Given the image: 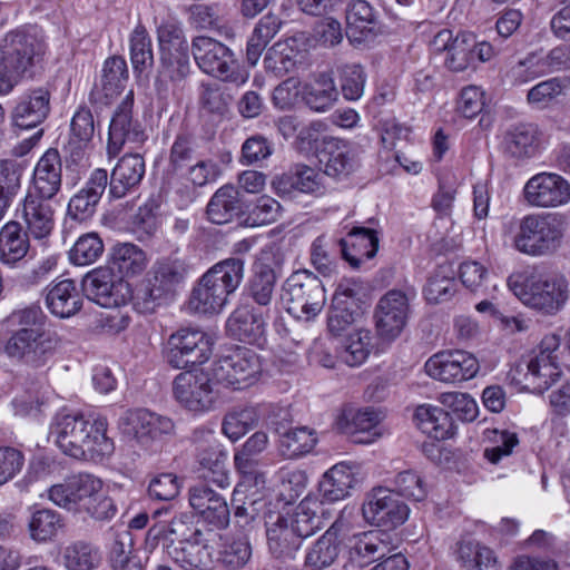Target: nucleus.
<instances>
[{"label":"nucleus","mask_w":570,"mask_h":570,"mask_svg":"<svg viewBox=\"0 0 570 570\" xmlns=\"http://www.w3.org/2000/svg\"><path fill=\"white\" fill-rule=\"evenodd\" d=\"M9 335L3 353L17 364L32 370L45 367L58 347L56 334L45 328L46 315L37 304L13 311L7 318Z\"/></svg>","instance_id":"f257e3e1"},{"label":"nucleus","mask_w":570,"mask_h":570,"mask_svg":"<svg viewBox=\"0 0 570 570\" xmlns=\"http://www.w3.org/2000/svg\"><path fill=\"white\" fill-rule=\"evenodd\" d=\"M107 429L108 421L104 416L63 414L56 417L51 435L66 455L77 460L100 462L115 451L112 439L107 436Z\"/></svg>","instance_id":"f03ea898"},{"label":"nucleus","mask_w":570,"mask_h":570,"mask_svg":"<svg viewBox=\"0 0 570 570\" xmlns=\"http://www.w3.org/2000/svg\"><path fill=\"white\" fill-rule=\"evenodd\" d=\"M47 45L24 30L8 32L0 40V96L10 94L22 81L41 77L46 70Z\"/></svg>","instance_id":"7ed1b4c3"},{"label":"nucleus","mask_w":570,"mask_h":570,"mask_svg":"<svg viewBox=\"0 0 570 570\" xmlns=\"http://www.w3.org/2000/svg\"><path fill=\"white\" fill-rule=\"evenodd\" d=\"M189 266L177 256L158 258L147 273L142 286L132 295V306L140 314H153L174 301L185 284Z\"/></svg>","instance_id":"20e7f679"},{"label":"nucleus","mask_w":570,"mask_h":570,"mask_svg":"<svg viewBox=\"0 0 570 570\" xmlns=\"http://www.w3.org/2000/svg\"><path fill=\"white\" fill-rule=\"evenodd\" d=\"M244 277V262L227 258L210 267L193 288L189 307L198 314L219 313Z\"/></svg>","instance_id":"39448f33"},{"label":"nucleus","mask_w":570,"mask_h":570,"mask_svg":"<svg viewBox=\"0 0 570 570\" xmlns=\"http://www.w3.org/2000/svg\"><path fill=\"white\" fill-rule=\"evenodd\" d=\"M508 286L525 306L546 316L559 313L569 297V284L562 275L512 274Z\"/></svg>","instance_id":"423d86ee"},{"label":"nucleus","mask_w":570,"mask_h":570,"mask_svg":"<svg viewBox=\"0 0 570 570\" xmlns=\"http://www.w3.org/2000/svg\"><path fill=\"white\" fill-rule=\"evenodd\" d=\"M566 225L564 215L559 213L529 214L520 220L513 245L533 257L553 254L562 243Z\"/></svg>","instance_id":"0eeeda50"},{"label":"nucleus","mask_w":570,"mask_h":570,"mask_svg":"<svg viewBox=\"0 0 570 570\" xmlns=\"http://www.w3.org/2000/svg\"><path fill=\"white\" fill-rule=\"evenodd\" d=\"M219 382L209 367L185 371L173 382L175 400L186 410L203 413L212 410L219 397Z\"/></svg>","instance_id":"6e6552de"},{"label":"nucleus","mask_w":570,"mask_h":570,"mask_svg":"<svg viewBox=\"0 0 570 570\" xmlns=\"http://www.w3.org/2000/svg\"><path fill=\"white\" fill-rule=\"evenodd\" d=\"M214 341L199 328L180 327L167 341L165 358L175 368L203 364L213 353Z\"/></svg>","instance_id":"1a4fd4ad"},{"label":"nucleus","mask_w":570,"mask_h":570,"mask_svg":"<svg viewBox=\"0 0 570 570\" xmlns=\"http://www.w3.org/2000/svg\"><path fill=\"white\" fill-rule=\"evenodd\" d=\"M118 429L139 445L150 448L163 436L173 434L175 423L168 416L138 407L129 409L120 415Z\"/></svg>","instance_id":"9d476101"},{"label":"nucleus","mask_w":570,"mask_h":570,"mask_svg":"<svg viewBox=\"0 0 570 570\" xmlns=\"http://www.w3.org/2000/svg\"><path fill=\"white\" fill-rule=\"evenodd\" d=\"M191 441L196 449L199 476L219 488L228 487L227 453L216 440L214 431L198 428L194 430Z\"/></svg>","instance_id":"9b49d317"},{"label":"nucleus","mask_w":570,"mask_h":570,"mask_svg":"<svg viewBox=\"0 0 570 570\" xmlns=\"http://www.w3.org/2000/svg\"><path fill=\"white\" fill-rule=\"evenodd\" d=\"M287 314L296 320L309 321L314 318L323 307V287L316 276L307 271L294 272L287 278Z\"/></svg>","instance_id":"f8f14e48"},{"label":"nucleus","mask_w":570,"mask_h":570,"mask_svg":"<svg viewBox=\"0 0 570 570\" xmlns=\"http://www.w3.org/2000/svg\"><path fill=\"white\" fill-rule=\"evenodd\" d=\"M415 292L407 289H390L377 302L374 311L377 334L385 340H394L403 331L409 314L410 302Z\"/></svg>","instance_id":"ddd939ff"},{"label":"nucleus","mask_w":570,"mask_h":570,"mask_svg":"<svg viewBox=\"0 0 570 570\" xmlns=\"http://www.w3.org/2000/svg\"><path fill=\"white\" fill-rule=\"evenodd\" d=\"M219 385L243 390L252 385L261 371L257 355L248 348H237L210 364Z\"/></svg>","instance_id":"4468645a"},{"label":"nucleus","mask_w":570,"mask_h":570,"mask_svg":"<svg viewBox=\"0 0 570 570\" xmlns=\"http://www.w3.org/2000/svg\"><path fill=\"white\" fill-rule=\"evenodd\" d=\"M134 92L129 91L117 107L109 126L107 151L117 156L125 145L138 148L147 140L141 122L132 117Z\"/></svg>","instance_id":"2eb2a0df"},{"label":"nucleus","mask_w":570,"mask_h":570,"mask_svg":"<svg viewBox=\"0 0 570 570\" xmlns=\"http://www.w3.org/2000/svg\"><path fill=\"white\" fill-rule=\"evenodd\" d=\"M83 295L101 307H118L130 296L129 283L115 275L109 267L95 268L82 278Z\"/></svg>","instance_id":"dca6fc26"},{"label":"nucleus","mask_w":570,"mask_h":570,"mask_svg":"<svg viewBox=\"0 0 570 570\" xmlns=\"http://www.w3.org/2000/svg\"><path fill=\"white\" fill-rule=\"evenodd\" d=\"M428 375L444 383H461L473 379L480 365L474 355L463 350H446L433 354L424 365Z\"/></svg>","instance_id":"f3484780"},{"label":"nucleus","mask_w":570,"mask_h":570,"mask_svg":"<svg viewBox=\"0 0 570 570\" xmlns=\"http://www.w3.org/2000/svg\"><path fill=\"white\" fill-rule=\"evenodd\" d=\"M102 481L90 473L72 474L48 490L49 499L58 507L81 513L90 499L101 492Z\"/></svg>","instance_id":"a211bd4d"},{"label":"nucleus","mask_w":570,"mask_h":570,"mask_svg":"<svg viewBox=\"0 0 570 570\" xmlns=\"http://www.w3.org/2000/svg\"><path fill=\"white\" fill-rule=\"evenodd\" d=\"M191 52L195 62L205 73L234 81L236 61L233 51L220 41L205 36L193 39Z\"/></svg>","instance_id":"6ab92c4d"},{"label":"nucleus","mask_w":570,"mask_h":570,"mask_svg":"<svg viewBox=\"0 0 570 570\" xmlns=\"http://www.w3.org/2000/svg\"><path fill=\"white\" fill-rule=\"evenodd\" d=\"M409 512L406 503L393 490L383 488L373 489L362 507L363 517L368 523L389 530L404 523Z\"/></svg>","instance_id":"aec40b11"},{"label":"nucleus","mask_w":570,"mask_h":570,"mask_svg":"<svg viewBox=\"0 0 570 570\" xmlns=\"http://www.w3.org/2000/svg\"><path fill=\"white\" fill-rule=\"evenodd\" d=\"M50 101L49 85L26 89L16 98L10 111L12 126L23 130L39 127L50 114Z\"/></svg>","instance_id":"412c9836"},{"label":"nucleus","mask_w":570,"mask_h":570,"mask_svg":"<svg viewBox=\"0 0 570 570\" xmlns=\"http://www.w3.org/2000/svg\"><path fill=\"white\" fill-rule=\"evenodd\" d=\"M522 194L532 207H558L569 203L570 184L558 174L539 173L525 183Z\"/></svg>","instance_id":"4be33fe9"},{"label":"nucleus","mask_w":570,"mask_h":570,"mask_svg":"<svg viewBox=\"0 0 570 570\" xmlns=\"http://www.w3.org/2000/svg\"><path fill=\"white\" fill-rule=\"evenodd\" d=\"M294 90V99L304 102L312 110L323 112L330 109L338 99V90L330 72L313 75L305 82L294 77L287 78V94Z\"/></svg>","instance_id":"5701e85b"},{"label":"nucleus","mask_w":570,"mask_h":570,"mask_svg":"<svg viewBox=\"0 0 570 570\" xmlns=\"http://www.w3.org/2000/svg\"><path fill=\"white\" fill-rule=\"evenodd\" d=\"M189 504L216 529H225L229 524V508L224 497L205 483H198L189 489Z\"/></svg>","instance_id":"b1692460"},{"label":"nucleus","mask_w":570,"mask_h":570,"mask_svg":"<svg viewBox=\"0 0 570 570\" xmlns=\"http://www.w3.org/2000/svg\"><path fill=\"white\" fill-rule=\"evenodd\" d=\"M146 173L145 159L140 154H126L116 164L110 174L109 196L124 198L134 193L142 181Z\"/></svg>","instance_id":"393cba45"},{"label":"nucleus","mask_w":570,"mask_h":570,"mask_svg":"<svg viewBox=\"0 0 570 570\" xmlns=\"http://www.w3.org/2000/svg\"><path fill=\"white\" fill-rule=\"evenodd\" d=\"M347 532L348 524L342 518H337L306 553L305 566L312 570H323L333 564Z\"/></svg>","instance_id":"a878e982"},{"label":"nucleus","mask_w":570,"mask_h":570,"mask_svg":"<svg viewBox=\"0 0 570 570\" xmlns=\"http://www.w3.org/2000/svg\"><path fill=\"white\" fill-rule=\"evenodd\" d=\"M318 161L324 167V173L334 178H345L358 166L355 151L342 139L328 137L323 140V147L318 154Z\"/></svg>","instance_id":"bb28decb"},{"label":"nucleus","mask_w":570,"mask_h":570,"mask_svg":"<svg viewBox=\"0 0 570 570\" xmlns=\"http://www.w3.org/2000/svg\"><path fill=\"white\" fill-rule=\"evenodd\" d=\"M61 158L55 148L48 149L36 165L32 186L27 194L55 199L61 187Z\"/></svg>","instance_id":"cd10ccee"},{"label":"nucleus","mask_w":570,"mask_h":570,"mask_svg":"<svg viewBox=\"0 0 570 570\" xmlns=\"http://www.w3.org/2000/svg\"><path fill=\"white\" fill-rule=\"evenodd\" d=\"M246 213L240 191L232 184L219 187L206 206L207 219L216 225L228 224Z\"/></svg>","instance_id":"c85d7f7f"},{"label":"nucleus","mask_w":570,"mask_h":570,"mask_svg":"<svg viewBox=\"0 0 570 570\" xmlns=\"http://www.w3.org/2000/svg\"><path fill=\"white\" fill-rule=\"evenodd\" d=\"M52 199L27 194L21 204L22 219L28 233L36 239L48 237L55 226Z\"/></svg>","instance_id":"c756f323"},{"label":"nucleus","mask_w":570,"mask_h":570,"mask_svg":"<svg viewBox=\"0 0 570 570\" xmlns=\"http://www.w3.org/2000/svg\"><path fill=\"white\" fill-rule=\"evenodd\" d=\"M380 32L374 9L365 0H353L346 11V36L352 43L371 41Z\"/></svg>","instance_id":"7c9ffc66"},{"label":"nucleus","mask_w":570,"mask_h":570,"mask_svg":"<svg viewBox=\"0 0 570 570\" xmlns=\"http://www.w3.org/2000/svg\"><path fill=\"white\" fill-rule=\"evenodd\" d=\"M166 554L185 569L210 570L216 562L214 548L205 533L186 546L167 544Z\"/></svg>","instance_id":"2f4dec72"},{"label":"nucleus","mask_w":570,"mask_h":570,"mask_svg":"<svg viewBox=\"0 0 570 570\" xmlns=\"http://www.w3.org/2000/svg\"><path fill=\"white\" fill-rule=\"evenodd\" d=\"M379 236L376 230L366 227H354L346 238L338 240L342 257L353 268L373 258L379 249Z\"/></svg>","instance_id":"473e14b6"},{"label":"nucleus","mask_w":570,"mask_h":570,"mask_svg":"<svg viewBox=\"0 0 570 570\" xmlns=\"http://www.w3.org/2000/svg\"><path fill=\"white\" fill-rule=\"evenodd\" d=\"M387 539L389 535L380 530L353 534L347 543L352 562L365 567L382 559L391 550Z\"/></svg>","instance_id":"72a5a7b5"},{"label":"nucleus","mask_w":570,"mask_h":570,"mask_svg":"<svg viewBox=\"0 0 570 570\" xmlns=\"http://www.w3.org/2000/svg\"><path fill=\"white\" fill-rule=\"evenodd\" d=\"M83 298L75 281L66 278L47 287L46 305L50 313L60 318H69L82 307Z\"/></svg>","instance_id":"f704fd0d"},{"label":"nucleus","mask_w":570,"mask_h":570,"mask_svg":"<svg viewBox=\"0 0 570 570\" xmlns=\"http://www.w3.org/2000/svg\"><path fill=\"white\" fill-rule=\"evenodd\" d=\"M204 532L195 524L193 518L180 514L171 519L167 525H154L148 530L147 540L163 541L166 551L167 544L186 546Z\"/></svg>","instance_id":"c9c22d12"},{"label":"nucleus","mask_w":570,"mask_h":570,"mask_svg":"<svg viewBox=\"0 0 570 570\" xmlns=\"http://www.w3.org/2000/svg\"><path fill=\"white\" fill-rule=\"evenodd\" d=\"M320 504L315 498L306 494L287 520V528L291 529L293 539L287 541V551L289 549L298 550L304 539L311 537L318 529L316 511Z\"/></svg>","instance_id":"e433bc0d"},{"label":"nucleus","mask_w":570,"mask_h":570,"mask_svg":"<svg viewBox=\"0 0 570 570\" xmlns=\"http://www.w3.org/2000/svg\"><path fill=\"white\" fill-rule=\"evenodd\" d=\"M355 466L341 462L332 466L320 482V492L324 500L335 502L350 495V491L356 485L357 478Z\"/></svg>","instance_id":"4c0bfd02"},{"label":"nucleus","mask_w":570,"mask_h":570,"mask_svg":"<svg viewBox=\"0 0 570 570\" xmlns=\"http://www.w3.org/2000/svg\"><path fill=\"white\" fill-rule=\"evenodd\" d=\"M417 428L435 440H445L455 434L456 426L451 413L432 405H420L414 413Z\"/></svg>","instance_id":"58836bf2"},{"label":"nucleus","mask_w":570,"mask_h":570,"mask_svg":"<svg viewBox=\"0 0 570 570\" xmlns=\"http://www.w3.org/2000/svg\"><path fill=\"white\" fill-rule=\"evenodd\" d=\"M226 330L232 337L253 344L264 334V321L252 306L242 305L228 317Z\"/></svg>","instance_id":"ea45409f"},{"label":"nucleus","mask_w":570,"mask_h":570,"mask_svg":"<svg viewBox=\"0 0 570 570\" xmlns=\"http://www.w3.org/2000/svg\"><path fill=\"white\" fill-rule=\"evenodd\" d=\"M539 147V132L533 124H518L505 131L504 153L514 159H527L535 155Z\"/></svg>","instance_id":"a19ab883"},{"label":"nucleus","mask_w":570,"mask_h":570,"mask_svg":"<svg viewBox=\"0 0 570 570\" xmlns=\"http://www.w3.org/2000/svg\"><path fill=\"white\" fill-rule=\"evenodd\" d=\"M110 264V268L119 274V278L135 277L146 269L148 256L138 245L119 243L111 249Z\"/></svg>","instance_id":"79ce46f5"},{"label":"nucleus","mask_w":570,"mask_h":570,"mask_svg":"<svg viewBox=\"0 0 570 570\" xmlns=\"http://www.w3.org/2000/svg\"><path fill=\"white\" fill-rule=\"evenodd\" d=\"M28 232L17 222L7 223L0 230V261L8 265L21 261L29 250Z\"/></svg>","instance_id":"37998d69"},{"label":"nucleus","mask_w":570,"mask_h":570,"mask_svg":"<svg viewBox=\"0 0 570 570\" xmlns=\"http://www.w3.org/2000/svg\"><path fill=\"white\" fill-rule=\"evenodd\" d=\"M61 558L67 570H96L102 561L99 548L85 540H77L66 546Z\"/></svg>","instance_id":"c03bdc74"},{"label":"nucleus","mask_w":570,"mask_h":570,"mask_svg":"<svg viewBox=\"0 0 570 570\" xmlns=\"http://www.w3.org/2000/svg\"><path fill=\"white\" fill-rule=\"evenodd\" d=\"M285 502L278 500L265 513L266 541L272 558L284 559L285 552Z\"/></svg>","instance_id":"a18cd8bd"},{"label":"nucleus","mask_w":570,"mask_h":570,"mask_svg":"<svg viewBox=\"0 0 570 570\" xmlns=\"http://www.w3.org/2000/svg\"><path fill=\"white\" fill-rule=\"evenodd\" d=\"M560 375L561 371L554 361L547 357H531L527 362L525 387L533 393L542 394L560 379Z\"/></svg>","instance_id":"49530a36"},{"label":"nucleus","mask_w":570,"mask_h":570,"mask_svg":"<svg viewBox=\"0 0 570 570\" xmlns=\"http://www.w3.org/2000/svg\"><path fill=\"white\" fill-rule=\"evenodd\" d=\"M65 522L60 513L52 509L42 508L33 511L28 521V532L35 542L51 541L63 528Z\"/></svg>","instance_id":"de8ad7c7"},{"label":"nucleus","mask_w":570,"mask_h":570,"mask_svg":"<svg viewBox=\"0 0 570 570\" xmlns=\"http://www.w3.org/2000/svg\"><path fill=\"white\" fill-rule=\"evenodd\" d=\"M456 560L461 563L465 569H470L472 566H478V561L481 558H484L487 562L483 564L482 570H501L502 564L499 561L495 552L487 547L485 544L472 540V539H462L456 543L455 548Z\"/></svg>","instance_id":"09e8293b"},{"label":"nucleus","mask_w":570,"mask_h":570,"mask_svg":"<svg viewBox=\"0 0 570 570\" xmlns=\"http://www.w3.org/2000/svg\"><path fill=\"white\" fill-rule=\"evenodd\" d=\"M259 417L257 406L235 407L225 415L222 431L232 441H237L258 424Z\"/></svg>","instance_id":"8fccbe9b"},{"label":"nucleus","mask_w":570,"mask_h":570,"mask_svg":"<svg viewBox=\"0 0 570 570\" xmlns=\"http://www.w3.org/2000/svg\"><path fill=\"white\" fill-rule=\"evenodd\" d=\"M363 283L355 278H345L337 285L332 298V306L340 313L362 314Z\"/></svg>","instance_id":"3c124183"},{"label":"nucleus","mask_w":570,"mask_h":570,"mask_svg":"<svg viewBox=\"0 0 570 570\" xmlns=\"http://www.w3.org/2000/svg\"><path fill=\"white\" fill-rule=\"evenodd\" d=\"M474 47L475 37L473 33L466 31L458 32L452 47H450L445 55V67L454 72H460L469 68L473 61Z\"/></svg>","instance_id":"603ef678"},{"label":"nucleus","mask_w":570,"mask_h":570,"mask_svg":"<svg viewBox=\"0 0 570 570\" xmlns=\"http://www.w3.org/2000/svg\"><path fill=\"white\" fill-rule=\"evenodd\" d=\"M21 186V169L13 161H0V222Z\"/></svg>","instance_id":"864d4df0"},{"label":"nucleus","mask_w":570,"mask_h":570,"mask_svg":"<svg viewBox=\"0 0 570 570\" xmlns=\"http://www.w3.org/2000/svg\"><path fill=\"white\" fill-rule=\"evenodd\" d=\"M380 416L371 407L355 412L347 422L346 432L351 434L356 443H371L377 435L373 430L377 426Z\"/></svg>","instance_id":"5fc2aeb1"},{"label":"nucleus","mask_w":570,"mask_h":570,"mask_svg":"<svg viewBox=\"0 0 570 570\" xmlns=\"http://www.w3.org/2000/svg\"><path fill=\"white\" fill-rule=\"evenodd\" d=\"M104 242L97 233L81 235L69 252L70 262L78 266L94 264L104 253Z\"/></svg>","instance_id":"6e6d98bb"},{"label":"nucleus","mask_w":570,"mask_h":570,"mask_svg":"<svg viewBox=\"0 0 570 570\" xmlns=\"http://www.w3.org/2000/svg\"><path fill=\"white\" fill-rule=\"evenodd\" d=\"M324 125L321 121H313L308 126L302 127L292 146L295 151L304 157L318 158L323 140L330 136L324 135Z\"/></svg>","instance_id":"4d7b16f0"},{"label":"nucleus","mask_w":570,"mask_h":570,"mask_svg":"<svg viewBox=\"0 0 570 570\" xmlns=\"http://www.w3.org/2000/svg\"><path fill=\"white\" fill-rule=\"evenodd\" d=\"M130 59L134 69L138 71L154 63L151 39L141 23L135 27L130 36Z\"/></svg>","instance_id":"13d9d810"},{"label":"nucleus","mask_w":570,"mask_h":570,"mask_svg":"<svg viewBox=\"0 0 570 570\" xmlns=\"http://www.w3.org/2000/svg\"><path fill=\"white\" fill-rule=\"evenodd\" d=\"M252 556V547L246 537L226 541L216 559L223 567L236 570L244 567Z\"/></svg>","instance_id":"bf43d9fd"},{"label":"nucleus","mask_w":570,"mask_h":570,"mask_svg":"<svg viewBox=\"0 0 570 570\" xmlns=\"http://www.w3.org/2000/svg\"><path fill=\"white\" fill-rule=\"evenodd\" d=\"M275 282L276 275L272 267L265 264L256 265L249 283L253 299L259 305H267L271 302Z\"/></svg>","instance_id":"052dcab7"},{"label":"nucleus","mask_w":570,"mask_h":570,"mask_svg":"<svg viewBox=\"0 0 570 570\" xmlns=\"http://www.w3.org/2000/svg\"><path fill=\"white\" fill-rule=\"evenodd\" d=\"M128 78L126 60L120 56L108 58L102 68L101 86L106 96L118 94Z\"/></svg>","instance_id":"680f3d73"},{"label":"nucleus","mask_w":570,"mask_h":570,"mask_svg":"<svg viewBox=\"0 0 570 570\" xmlns=\"http://www.w3.org/2000/svg\"><path fill=\"white\" fill-rule=\"evenodd\" d=\"M440 402L444 407L462 422H472L478 416V404L466 393L449 392L440 396Z\"/></svg>","instance_id":"e2e57ef3"},{"label":"nucleus","mask_w":570,"mask_h":570,"mask_svg":"<svg viewBox=\"0 0 570 570\" xmlns=\"http://www.w3.org/2000/svg\"><path fill=\"white\" fill-rule=\"evenodd\" d=\"M399 497H405L414 501H422L428 495L426 483L414 470H405L394 479V490Z\"/></svg>","instance_id":"0e129e2a"},{"label":"nucleus","mask_w":570,"mask_h":570,"mask_svg":"<svg viewBox=\"0 0 570 570\" xmlns=\"http://www.w3.org/2000/svg\"><path fill=\"white\" fill-rule=\"evenodd\" d=\"M199 105L202 110L217 117H224L228 111L229 96L217 83H202Z\"/></svg>","instance_id":"69168bd1"},{"label":"nucleus","mask_w":570,"mask_h":570,"mask_svg":"<svg viewBox=\"0 0 570 570\" xmlns=\"http://www.w3.org/2000/svg\"><path fill=\"white\" fill-rule=\"evenodd\" d=\"M316 433L308 426H299L287 431V460L299 459L315 448Z\"/></svg>","instance_id":"338daca9"},{"label":"nucleus","mask_w":570,"mask_h":570,"mask_svg":"<svg viewBox=\"0 0 570 570\" xmlns=\"http://www.w3.org/2000/svg\"><path fill=\"white\" fill-rule=\"evenodd\" d=\"M371 346V336L368 331H356L346 338L344 351L342 353L343 361L350 366L362 364L368 356Z\"/></svg>","instance_id":"774afa93"}]
</instances>
